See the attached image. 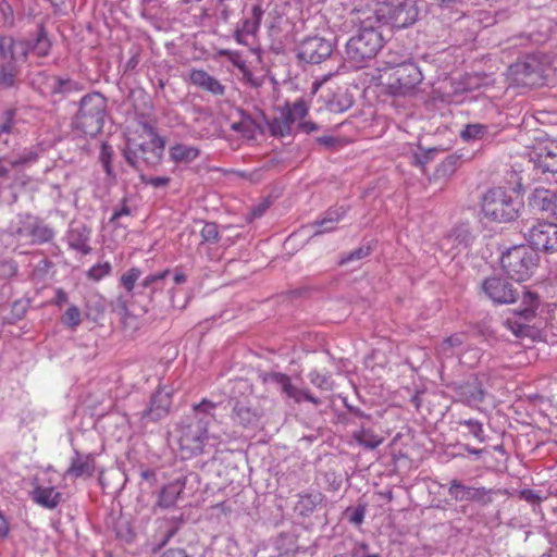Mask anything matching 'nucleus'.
<instances>
[{"instance_id": "f257e3e1", "label": "nucleus", "mask_w": 557, "mask_h": 557, "mask_svg": "<svg viewBox=\"0 0 557 557\" xmlns=\"http://www.w3.org/2000/svg\"><path fill=\"white\" fill-rule=\"evenodd\" d=\"M490 298L496 304H513L520 299L516 309H509L503 315V324L518 337L528 335L541 307L537 293L523 288L520 295L512 284L496 280L490 284Z\"/></svg>"}, {"instance_id": "f03ea898", "label": "nucleus", "mask_w": 557, "mask_h": 557, "mask_svg": "<svg viewBox=\"0 0 557 557\" xmlns=\"http://www.w3.org/2000/svg\"><path fill=\"white\" fill-rule=\"evenodd\" d=\"M216 404L203 399L193 405V412L186 416L178 424V443L183 451L190 456L199 455L209 438L208 426L214 419L213 411Z\"/></svg>"}, {"instance_id": "7ed1b4c3", "label": "nucleus", "mask_w": 557, "mask_h": 557, "mask_svg": "<svg viewBox=\"0 0 557 557\" xmlns=\"http://www.w3.org/2000/svg\"><path fill=\"white\" fill-rule=\"evenodd\" d=\"M350 16L352 23L359 24V30L347 41L346 55L351 62L360 64L376 55L383 46V37L375 28L374 18L367 16L364 9L352 10Z\"/></svg>"}, {"instance_id": "20e7f679", "label": "nucleus", "mask_w": 557, "mask_h": 557, "mask_svg": "<svg viewBox=\"0 0 557 557\" xmlns=\"http://www.w3.org/2000/svg\"><path fill=\"white\" fill-rule=\"evenodd\" d=\"M364 13L380 25L401 29L418 21L420 5L418 0H383L379 1L373 9L366 8Z\"/></svg>"}, {"instance_id": "39448f33", "label": "nucleus", "mask_w": 557, "mask_h": 557, "mask_svg": "<svg viewBox=\"0 0 557 557\" xmlns=\"http://www.w3.org/2000/svg\"><path fill=\"white\" fill-rule=\"evenodd\" d=\"M504 273L517 281H528L535 272L540 263L537 251L529 245H516L504 252L499 258Z\"/></svg>"}, {"instance_id": "423d86ee", "label": "nucleus", "mask_w": 557, "mask_h": 557, "mask_svg": "<svg viewBox=\"0 0 557 557\" xmlns=\"http://www.w3.org/2000/svg\"><path fill=\"white\" fill-rule=\"evenodd\" d=\"M107 99L100 92L85 95L75 114L73 125L85 135L96 136L101 132L107 116Z\"/></svg>"}, {"instance_id": "0eeeda50", "label": "nucleus", "mask_w": 557, "mask_h": 557, "mask_svg": "<svg viewBox=\"0 0 557 557\" xmlns=\"http://www.w3.org/2000/svg\"><path fill=\"white\" fill-rule=\"evenodd\" d=\"M144 129L150 139L144 143L129 140L123 150L126 162L135 169H139L140 163L149 168L157 166L161 162L164 152L165 141L156 133L154 128L145 123Z\"/></svg>"}, {"instance_id": "6e6552de", "label": "nucleus", "mask_w": 557, "mask_h": 557, "mask_svg": "<svg viewBox=\"0 0 557 557\" xmlns=\"http://www.w3.org/2000/svg\"><path fill=\"white\" fill-rule=\"evenodd\" d=\"M171 274V270L165 269L158 273L147 275L140 283V294L145 295L149 299V304L152 308H158L160 311H169L170 309H183L185 304L177 305L174 300V287H166V278Z\"/></svg>"}, {"instance_id": "1a4fd4ad", "label": "nucleus", "mask_w": 557, "mask_h": 557, "mask_svg": "<svg viewBox=\"0 0 557 557\" xmlns=\"http://www.w3.org/2000/svg\"><path fill=\"white\" fill-rule=\"evenodd\" d=\"M230 419L235 426L256 430L260 426L264 410L253 398H230Z\"/></svg>"}, {"instance_id": "9d476101", "label": "nucleus", "mask_w": 557, "mask_h": 557, "mask_svg": "<svg viewBox=\"0 0 557 557\" xmlns=\"http://www.w3.org/2000/svg\"><path fill=\"white\" fill-rule=\"evenodd\" d=\"M423 79L418 65L407 61L388 74L387 87L393 95H407Z\"/></svg>"}, {"instance_id": "9b49d317", "label": "nucleus", "mask_w": 557, "mask_h": 557, "mask_svg": "<svg viewBox=\"0 0 557 557\" xmlns=\"http://www.w3.org/2000/svg\"><path fill=\"white\" fill-rule=\"evenodd\" d=\"M521 203L502 188L492 190L490 199V221L507 223L518 216Z\"/></svg>"}, {"instance_id": "f8f14e48", "label": "nucleus", "mask_w": 557, "mask_h": 557, "mask_svg": "<svg viewBox=\"0 0 557 557\" xmlns=\"http://www.w3.org/2000/svg\"><path fill=\"white\" fill-rule=\"evenodd\" d=\"M15 235L33 245H42L53 239L54 230L40 218L27 214L20 220Z\"/></svg>"}, {"instance_id": "ddd939ff", "label": "nucleus", "mask_w": 557, "mask_h": 557, "mask_svg": "<svg viewBox=\"0 0 557 557\" xmlns=\"http://www.w3.org/2000/svg\"><path fill=\"white\" fill-rule=\"evenodd\" d=\"M331 41L313 36L304 39L297 48V57L307 63L319 64L332 55Z\"/></svg>"}, {"instance_id": "4468645a", "label": "nucleus", "mask_w": 557, "mask_h": 557, "mask_svg": "<svg viewBox=\"0 0 557 557\" xmlns=\"http://www.w3.org/2000/svg\"><path fill=\"white\" fill-rule=\"evenodd\" d=\"M263 383L276 385L282 393L296 403L309 401L314 406L321 405V399L313 396L308 389L296 387L288 375L281 372H269L262 377Z\"/></svg>"}, {"instance_id": "2eb2a0df", "label": "nucleus", "mask_w": 557, "mask_h": 557, "mask_svg": "<svg viewBox=\"0 0 557 557\" xmlns=\"http://www.w3.org/2000/svg\"><path fill=\"white\" fill-rule=\"evenodd\" d=\"M529 242L537 249L546 252L557 251V224L539 222L528 233Z\"/></svg>"}, {"instance_id": "dca6fc26", "label": "nucleus", "mask_w": 557, "mask_h": 557, "mask_svg": "<svg viewBox=\"0 0 557 557\" xmlns=\"http://www.w3.org/2000/svg\"><path fill=\"white\" fill-rule=\"evenodd\" d=\"M533 160L543 173H557V140L546 139L539 144L533 152Z\"/></svg>"}, {"instance_id": "f3484780", "label": "nucleus", "mask_w": 557, "mask_h": 557, "mask_svg": "<svg viewBox=\"0 0 557 557\" xmlns=\"http://www.w3.org/2000/svg\"><path fill=\"white\" fill-rule=\"evenodd\" d=\"M172 400L171 393L165 388H158L152 395L149 406L141 413V420L157 422L168 416Z\"/></svg>"}, {"instance_id": "a211bd4d", "label": "nucleus", "mask_w": 557, "mask_h": 557, "mask_svg": "<svg viewBox=\"0 0 557 557\" xmlns=\"http://www.w3.org/2000/svg\"><path fill=\"white\" fill-rule=\"evenodd\" d=\"M20 57H26L28 53H33L38 58L47 57L51 49V41L42 26L38 27L37 33L25 40L18 41Z\"/></svg>"}, {"instance_id": "6ab92c4d", "label": "nucleus", "mask_w": 557, "mask_h": 557, "mask_svg": "<svg viewBox=\"0 0 557 557\" xmlns=\"http://www.w3.org/2000/svg\"><path fill=\"white\" fill-rule=\"evenodd\" d=\"M95 472V458L91 455H83L78 450L74 451L71 465L64 473V478H90Z\"/></svg>"}, {"instance_id": "aec40b11", "label": "nucleus", "mask_w": 557, "mask_h": 557, "mask_svg": "<svg viewBox=\"0 0 557 557\" xmlns=\"http://www.w3.org/2000/svg\"><path fill=\"white\" fill-rule=\"evenodd\" d=\"M189 81L196 87L213 95L224 96L225 86L221 84L214 76L210 75L205 70H191L189 73Z\"/></svg>"}, {"instance_id": "412c9836", "label": "nucleus", "mask_w": 557, "mask_h": 557, "mask_svg": "<svg viewBox=\"0 0 557 557\" xmlns=\"http://www.w3.org/2000/svg\"><path fill=\"white\" fill-rule=\"evenodd\" d=\"M91 231L83 223L73 224L67 233V242L71 248L88 255L91 248L88 246Z\"/></svg>"}, {"instance_id": "4be33fe9", "label": "nucleus", "mask_w": 557, "mask_h": 557, "mask_svg": "<svg viewBox=\"0 0 557 557\" xmlns=\"http://www.w3.org/2000/svg\"><path fill=\"white\" fill-rule=\"evenodd\" d=\"M533 205L557 219V189L535 188L533 193Z\"/></svg>"}, {"instance_id": "5701e85b", "label": "nucleus", "mask_w": 557, "mask_h": 557, "mask_svg": "<svg viewBox=\"0 0 557 557\" xmlns=\"http://www.w3.org/2000/svg\"><path fill=\"white\" fill-rule=\"evenodd\" d=\"M184 488L185 479H176L173 482L166 484L160 492L158 506L162 508H170L174 506Z\"/></svg>"}, {"instance_id": "b1692460", "label": "nucleus", "mask_w": 557, "mask_h": 557, "mask_svg": "<svg viewBox=\"0 0 557 557\" xmlns=\"http://www.w3.org/2000/svg\"><path fill=\"white\" fill-rule=\"evenodd\" d=\"M200 154V150L187 144H175L170 147V159L176 164H189L195 161Z\"/></svg>"}, {"instance_id": "393cba45", "label": "nucleus", "mask_w": 557, "mask_h": 557, "mask_svg": "<svg viewBox=\"0 0 557 557\" xmlns=\"http://www.w3.org/2000/svg\"><path fill=\"white\" fill-rule=\"evenodd\" d=\"M62 494L53 487L36 486L32 492V499L48 509H54L61 502Z\"/></svg>"}, {"instance_id": "a878e982", "label": "nucleus", "mask_w": 557, "mask_h": 557, "mask_svg": "<svg viewBox=\"0 0 557 557\" xmlns=\"http://www.w3.org/2000/svg\"><path fill=\"white\" fill-rule=\"evenodd\" d=\"M448 494L456 500H478L484 497L485 488L467 486L454 480L448 488Z\"/></svg>"}, {"instance_id": "bb28decb", "label": "nucleus", "mask_w": 557, "mask_h": 557, "mask_svg": "<svg viewBox=\"0 0 557 557\" xmlns=\"http://www.w3.org/2000/svg\"><path fill=\"white\" fill-rule=\"evenodd\" d=\"M293 120L288 110H282L278 116L268 122L269 132L274 137H285L292 134Z\"/></svg>"}, {"instance_id": "cd10ccee", "label": "nucleus", "mask_w": 557, "mask_h": 557, "mask_svg": "<svg viewBox=\"0 0 557 557\" xmlns=\"http://www.w3.org/2000/svg\"><path fill=\"white\" fill-rule=\"evenodd\" d=\"M274 548L278 552L276 557H295L298 550L297 539L292 533H280L274 540Z\"/></svg>"}, {"instance_id": "c85d7f7f", "label": "nucleus", "mask_w": 557, "mask_h": 557, "mask_svg": "<svg viewBox=\"0 0 557 557\" xmlns=\"http://www.w3.org/2000/svg\"><path fill=\"white\" fill-rule=\"evenodd\" d=\"M16 112L14 109H7L0 113V141L8 145L10 137L16 129Z\"/></svg>"}, {"instance_id": "c756f323", "label": "nucleus", "mask_w": 557, "mask_h": 557, "mask_svg": "<svg viewBox=\"0 0 557 557\" xmlns=\"http://www.w3.org/2000/svg\"><path fill=\"white\" fill-rule=\"evenodd\" d=\"M322 499L323 496L319 492L300 495L295 505V511L300 516L308 517L315 510Z\"/></svg>"}, {"instance_id": "7c9ffc66", "label": "nucleus", "mask_w": 557, "mask_h": 557, "mask_svg": "<svg viewBox=\"0 0 557 557\" xmlns=\"http://www.w3.org/2000/svg\"><path fill=\"white\" fill-rule=\"evenodd\" d=\"M18 41L15 42L10 36H0V55L7 61L5 63L15 64L17 61L25 60L24 57H20Z\"/></svg>"}, {"instance_id": "2f4dec72", "label": "nucleus", "mask_w": 557, "mask_h": 557, "mask_svg": "<svg viewBox=\"0 0 557 557\" xmlns=\"http://www.w3.org/2000/svg\"><path fill=\"white\" fill-rule=\"evenodd\" d=\"M351 437L362 447L367 449H375L383 443V437L379 436L371 429L361 426L352 432Z\"/></svg>"}, {"instance_id": "473e14b6", "label": "nucleus", "mask_w": 557, "mask_h": 557, "mask_svg": "<svg viewBox=\"0 0 557 557\" xmlns=\"http://www.w3.org/2000/svg\"><path fill=\"white\" fill-rule=\"evenodd\" d=\"M263 13L261 5L255 4L252 7L250 13L245 16L242 23L246 35H255L259 30Z\"/></svg>"}, {"instance_id": "72a5a7b5", "label": "nucleus", "mask_w": 557, "mask_h": 557, "mask_svg": "<svg viewBox=\"0 0 557 557\" xmlns=\"http://www.w3.org/2000/svg\"><path fill=\"white\" fill-rule=\"evenodd\" d=\"M140 276L141 270L136 267L128 269L121 275L120 284L126 290L127 295L132 297L135 296L134 288Z\"/></svg>"}, {"instance_id": "f704fd0d", "label": "nucleus", "mask_w": 557, "mask_h": 557, "mask_svg": "<svg viewBox=\"0 0 557 557\" xmlns=\"http://www.w3.org/2000/svg\"><path fill=\"white\" fill-rule=\"evenodd\" d=\"M18 70L13 63H3L0 65V86L2 88H12L15 85Z\"/></svg>"}, {"instance_id": "c9c22d12", "label": "nucleus", "mask_w": 557, "mask_h": 557, "mask_svg": "<svg viewBox=\"0 0 557 557\" xmlns=\"http://www.w3.org/2000/svg\"><path fill=\"white\" fill-rule=\"evenodd\" d=\"M308 377L310 383L321 391H332L334 388V381L329 373L322 374L317 370H312L309 372Z\"/></svg>"}, {"instance_id": "e433bc0d", "label": "nucleus", "mask_w": 557, "mask_h": 557, "mask_svg": "<svg viewBox=\"0 0 557 557\" xmlns=\"http://www.w3.org/2000/svg\"><path fill=\"white\" fill-rule=\"evenodd\" d=\"M51 92L52 94H67L73 90L78 89V84L72 79L69 78H61V77H51V84H50Z\"/></svg>"}, {"instance_id": "4c0bfd02", "label": "nucleus", "mask_w": 557, "mask_h": 557, "mask_svg": "<svg viewBox=\"0 0 557 557\" xmlns=\"http://www.w3.org/2000/svg\"><path fill=\"white\" fill-rule=\"evenodd\" d=\"M486 133L484 124H468L461 132L460 136L463 140L470 141L482 138Z\"/></svg>"}, {"instance_id": "58836bf2", "label": "nucleus", "mask_w": 557, "mask_h": 557, "mask_svg": "<svg viewBox=\"0 0 557 557\" xmlns=\"http://www.w3.org/2000/svg\"><path fill=\"white\" fill-rule=\"evenodd\" d=\"M39 158L38 150L36 148H27L22 153L10 161L12 166L28 165L36 162Z\"/></svg>"}, {"instance_id": "ea45409f", "label": "nucleus", "mask_w": 557, "mask_h": 557, "mask_svg": "<svg viewBox=\"0 0 557 557\" xmlns=\"http://www.w3.org/2000/svg\"><path fill=\"white\" fill-rule=\"evenodd\" d=\"M407 62V57L401 55L397 52L388 51L384 54L383 64L384 67L381 69V71L387 72L391 70L392 72L397 67L400 66L403 63Z\"/></svg>"}, {"instance_id": "a19ab883", "label": "nucleus", "mask_w": 557, "mask_h": 557, "mask_svg": "<svg viewBox=\"0 0 557 557\" xmlns=\"http://www.w3.org/2000/svg\"><path fill=\"white\" fill-rule=\"evenodd\" d=\"M62 322L64 325L71 327V329H75L76 326H78L82 322V314H81V310L78 309V307H76L74 305L69 307L62 318Z\"/></svg>"}, {"instance_id": "79ce46f5", "label": "nucleus", "mask_w": 557, "mask_h": 557, "mask_svg": "<svg viewBox=\"0 0 557 557\" xmlns=\"http://www.w3.org/2000/svg\"><path fill=\"white\" fill-rule=\"evenodd\" d=\"M112 157H113V149L111 146L107 145V144H102L101 145V149H100V156H99V160L103 166V170L104 172L107 173L108 176H112L113 175V169H112V165H111V162H112Z\"/></svg>"}, {"instance_id": "37998d69", "label": "nucleus", "mask_w": 557, "mask_h": 557, "mask_svg": "<svg viewBox=\"0 0 557 557\" xmlns=\"http://www.w3.org/2000/svg\"><path fill=\"white\" fill-rule=\"evenodd\" d=\"M371 252L370 246H360L357 249L352 250L351 252L343 256L339 260L341 265H345L349 262L361 260L366 257H368Z\"/></svg>"}, {"instance_id": "c03bdc74", "label": "nucleus", "mask_w": 557, "mask_h": 557, "mask_svg": "<svg viewBox=\"0 0 557 557\" xmlns=\"http://www.w3.org/2000/svg\"><path fill=\"white\" fill-rule=\"evenodd\" d=\"M202 243L214 244L219 240V228L218 224L214 222L205 223L201 232H200Z\"/></svg>"}, {"instance_id": "a18cd8bd", "label": "nucleus", "mask_w": 557, "mask_h": 557, "mask_svg": "<svg viewBox=\"0 0 557 557\" xmlns=\"http://www.w3.org/2000/svg\"><path fill=\"white\" fill-rule=\"evenodd\" d=\"M111 270L112 267L109 262L98 263L89 269L87 276L97 282L109 275Z\"/></svg>"}, {"instance_id": "49530a36", "label": "nucleus", "mask_w": 557, "mask_h": 557, "mask_svg": "<svg viewBox=\"0 0 557 557\" xmlns=\"http://www.w3.org/2000/svg\"><path fill=\"white\" fill-rule=\"evenodd\" d=\"M283 110H288L290 113V117L293 120V124L300 119H304L308 113V107L304 100H297L293 103V107H286Z\"/></svg>"}, {"instance_id": "de8ad7c7", "label": "nucleus", "mask_w": 557, "mask_h": 557, "mask_svg": "<svg viewBox=\"0 0 557 557\" xmlns=\"http://www.w3.org/2000/svg\"><path fill=\"white\" fill-rule=\"evenodd\" d=\"M131 214H132V210L127 205V199L123 198L121 201V207L114 209L111 218L109 219V223L113 224L115 226H120L121 225L120 219L122 216H128Z\"/></svg>"}, {"instance_id": "09e8293b", "label": "nucleus", "mask_w": 557, "mask_h": 557, "mask_svg": "<svg viewBox=\"0 0 557 557\" xmlns=\"http://www.w3.org/2000/svg\"><path fill=\"white\" fill-rule=\"evenodd\" d=\"M345 214H346V209L343 207L335 208V209H329L324 213V223H331L336 226V223H338L345 216Z\"/></svg>"}, {"instance_id": "8fccbe9b", "label": "nucleus", "mask_w": 557, "mask_h": 557, "mask_svg": "<svg viewBox=\"0 0 557 557\" xmlns=\"http://www.w3.org/2000/svg\"><path fill=\"white\" fill-rule=\"evenodd\" d=\"M511 71L513 74H520L523 77L521 78V82L524 84H529L530 82L527 79L529 76L533 74V71L531 70V66L527 62H520L511 66Z\"/></svg>"}, {"instance_id": "3c124183", "label": "nucleus", "mask_w": 557, "mask_h": 557, "mask_svg": "<svg viewBox=\"0 0 557 557\" xmlns=\"http://www.w3.org/2000/svg\"><path fill=\"white\" fill-rule=\"evenodd\" d=\"M310 226L314 228L312 236H319L324 233H330L336 228L334 224L324 223V216L321 220L314 221Z\"/></svg>"}, {"instance_id": "603ef678", "label": "nucleus", "mask_w": 557, "mask_h": 557, "mask_svg": "<svg viewBox=\"0 0 557 557\" xmlns=\"http://www.w3.org/2000/svg\"><path fill=\"white\" fill-rule=\"evenodd\" d=\"M369 545L364 542L356 543L349 552L337 553L333 557H360L361 552H366Z\"/></svg>"}, {"instance_id": "864d4df0", "label": "nucleus", "mask_w": 557, "mask_h": 557, "mask_svg": "<svg viewBox=\"0 0 557 557\" xmlns=\"http://www.w3.org/2000/svg\"><path fill=\"white\" fill-rule=\"evenodd\" d=\"M494 451L499 454V458L496 461V465L493 467L496 471H503L506 469V462H507V454L505 453L504 448L499 445L494 446Z\"/></svg>"}, {"instance_id": "5fc2aeb1", "label": "nucleus", "mask_w": 557, "mask_h": 557, "mask_svg": "<svg viewBox=\"0 0 557 557\" xmlns=\"http://www.w3.org/2000/svg\"><path fill=\"white\" fill-rule=\"evenodd\" d=\"M364 515H366V506L364 505H359L358 507H356L350 517H349V521L354 524H361L363 522V519H364Z\"/></svg>"}, {"instance_id": "6e6d98bb", "label": "nucleus", "mask_w": 557, "mask_h": 557, "mask_svg": "<svg viewBox=\"0 0 557 557\" xmlns=\"http://www.w3.org/2000/svg\"><path fill=\"white\" fill-rule=\"evenodd\" d=\"M221 54L226 55L232 61V63L239 70L244 71L246 69L245 62L243 60H240L238 53L230 51V50H223V51H221Z\"/></svg>"}, {"instance_id": "4d7b16f0", "label": "nucleus", "mask_w": 557, "mask_h": 557, "mask_svg": "<svg viewBox=\"0 0 557 557\" xmlns=\"http://www.w3.org/2000/svg\"><path fill=\"white\" fill-rule=\"evenodd\" d=\"M0 11L4 17V23L8 26H13L14 24V16H13V10L9 3H2L0 5Z\"/></svg>"}, {"instance_id": "13d9d810", "label": "nucleus", "mask_w": 557, "mask_h": 557, "mask_svg": "<svg viewBox=\"0 0 557 557\" xmlns=\"http://www.w3.org/2000/svg\"><path fill=\"white\" fill-rule=\"evenodd\" d=\"M143 181L147 184V185H151L153 187H165L169 185L170 183V178L168 176H154V177H149L147 180L143 178Z\"/></svg>"}, {"instance_id": "bf43d9fd", "label": "nucleus", "mask_w": 557, "mask_h": 557, "mask_svg": "<svg viewBox=\"0 0 557 557\" xmlns=\"http://www.w3.org/2000/svg\"><path fill=\"white\" fill-rule=\"evenodd\" d=\"M255 126L253 121L251 120H243L238 123H234L232 125V128L236 132H243V133H251L252 127Z\"/></svg>"}, {"instance_id": "052dcab7", "label": "nucleus", "mask_w": 557, "mask_h": 557, "mask_svg": "<svg viewBox=\"0 0 557 557\" xmlns=\"http://www.w3.org/2000/svg\"><path fill=\"white\" fill-rule=\"evenodd\" d=\"M315 141L327 149L334 148L339 143L338 138L334 136H320L315 138Z\"/></svg>"}, {"instance_id": "680f3d73", "label": "nucleus", "mask_w": 557, "mask_h": 557, "mask_svg": "<svg viewBox=\"0 0 557 557\" xmlns=\"http://www.w3.org/2000/svg\"><path fill=\"white\" fill-rule=\"evenodd\" d=\"M344 406L346 407V409L348 410L349 413L354 414L357 418H360V419H370L371 418L370 414H367L360 408L348 404L346 399H344Z\"/></svg>"}, {"instance_id": "e2e57ef3", "label": "nucleus", "mask_w": 557, "mask_h": 557, "mask_svg": "<svg viewBox=\"0 0 557 557\" xmlns=\"http://www.w3.org/2000/svg\"><path fill=\"white\" fill-rule=\"evenodd\" d=\"M159 557H189L183 548H170L163 552Z\"/></svg>"}, {"instance_id": "0e129e2a", "label": "nucleus", "mask_w": 557, "mask_h": 557, "mask_svg": "<svg viewBox=\"0 0 557 557\" xmlns=\"http://www.w3.org/2000/svg\"><path fill=\"white\" fill-rule=\"evenodd\" d=\"M467 425L469 426L470 429V432L475 436L478 437L479 440H483V428H482V424H479L476 422H472V421H467L466 422Z\"/></svg>"}, {"instance_id": "69168bd1", "label": "nucleus", "mask_w": 557, "mask_h": 557, "mask_svg": "<svg viewBox=\"0 0 557 557\" xmlns=\"http://www.w3.org/2000/svg\"><path fill=\"white\" fill-rule=\"evenodd\" d=\"M298 127L304 133L310 134L312 132L318 131L320 128V125H318L317 123L311 122V121H306V122L299 123Z\"/></svg>"}, {"instance_id": "338daca9", "label": "nucleus", "mask_w": 557, "mask_h": 557, "mask_svg": "<svg viewBox=\"0 0 557 557\" xmlns=\"http://www.w3.org/2000/svg\"><path fill=\"white\" fill-rule=\"evenodd\" d=\"M462 344V339L460 336H451V337H448L446 338L444 342H443V350H446L448 347H456V346H460Z\"/></svg>"}, {"instance_id": "774afa93", "label": "nucleus", "mask_w": 557, "mask_h": 557, "mask_svg": "<svg viewBox=\"0 0 557 557\" xmlns=\"http://www.w3.org/2000/svg\"><path fill=\"white\" fill-rule=\"evenodd\" d=\"M521 496L532 504L539 503L541 500V497L532 490L522 491Z\"/></svg>"}]
</instances>
